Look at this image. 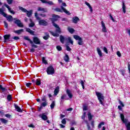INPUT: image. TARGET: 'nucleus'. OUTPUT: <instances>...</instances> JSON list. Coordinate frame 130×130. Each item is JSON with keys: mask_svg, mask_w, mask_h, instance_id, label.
Masks as SVG:
<instances>
[{"mask_svg": "<svg viewBox=\"0 0 130 130\" xmlns=\"http://www.w3.org/2000/svg\"><path fill=\"white\" fill-rule=\"evenodd\" d=\"M23 38H24V40H27V41H29V42L31 45V47H34V48H38V46H37L35 44L40 45L41 43V41H40V39L37 37H34L32 38L33 41L32 40H31V39H30L29 38V37H28V36H24Z\"/></svg>", "mask_w": 130, "mask_h": 130, "instance_id": "obj_1", "label": "nucleus"}, {"mask_svg": "<svg viewBox=\"0 0 130 130\" xmlns=\"http://www.w3.org/2000/svg\"><path fill=\"white\" fill-rule=\"evenodd\" d=\"M120 118L122 122L125 124L126 129L130 130V122H128V120L124 118V115L123 114H120Z\"/></svg>", "mask_w": 130, "mask_h": 130, "instance_id": "obj_2", "label": "nucleus"}, {"mask_svg": "<svg viewBox=\"0 0 130 130\" xmlns=\"http://www.w3.org/2000/svg\"><path fill=\"white\" fill-rule=\"evenodd\" d=\"M95 94L100 103H101L102 105H104V103H103V101H104V96H103V94L99 92H95Z\"/></svg>", "mask_w": 130, "mask_h": 130, "instance_id": "obj_3", "label": "nucleus"}, {"mask_svg": "<svg viewBox=\"0 0 130 130\" xmlns=\"http://www.w3.org/2000/svg\"><path fill=\"white\" fill-rule=\"evenodd\" d=\"M19 10H20V11H22V12H23V13H26L27 16L29 18L32 16V10L28 11L27 10V9L21 6L19 7Z\"/></svg>", "mask_w": 130, "mask_h": 130, "instance_id": "obj_4", "label": "nucleus"}, {"mask_svg": "<svg viewBox=\"0 0 130 130\" xmlns=\"http://www.w3.org/2000/svg\"><path fill=\"white\" fill-rule=\"evenodd\" d=\"M73 37L75 40H78V44L79 45H83V44H84V43L83 42V39L80 37V36L75 35L73 36Z\"/></svg>", "mask_w": 130, "mask_h": 130, "instance_id": "obj_5", "label": "nucleus"}, {"mask_svg": "<svg viewBox=\"0 0 130 130\" xmlns=\"http://www.w3.org/2000/svg\"><path fill=\"white\" fill-rule=\"evenodd\" d=\"M47 74L48 75L54 74V68L52 66H49L46 70Z\"/></svg>", "mask_w": 130, "mask_h": 130, "instance_id": "obj_6", "label": "nucleus"}, {"mask_svg": "<svg viewBox=\"0 0 130 130\" xmlns=\"http://www.w3.org/2000/svg\"><path fill=\"white\" fill-rule=\"evenodd\" d=\"M14 20H15L14 23L16 24L18 27H20V28L24 27V25L21 22V20L19 19H17V18H14Z\"/></svg>", "mask_w": 130, "mask_h": 130, "instance_id": "obj_7", "label": "nucleus"}, {"mask_svg": "<svg viewBox=\"0 0 130 130\" xmlns=\"http://www.w3.org/2000/svg\"><path fill=\"white\" fill-rule=\"evenodd\" d=\"M67 7V4H66V3H62V6H61V10H62L63 12H64V13H65L67 15H68L69 16H70V15H71V13H70V12L68 10H67V9H66V8H64V7Z\"/></svg>", "mask_w": 130, "mask_h": 130, "instance_id": "obj_8", "label": "nucleus"}, {"mask_svg": "<svg viewBox=\"0 0 130 130\" xmlns=\"http://www.w3.org/2000/svg\"><path fill=\"white\" fill-rule=\"evenodd\" d=\"M4 41L5 43L8 42V41H11L10 40V38H11V35L8 34V35H5L4 36Z\"/></svg>", "mask_w": 130, "mask_h": 130, "instance_id": "obj_9", "label": "nucleus"}, {"mask_svg": "<svg viewBox=\"0 0 130 130\" xmlns=\"http://www.w3.org/2000/svg\"><path fill=\"white\" fill-rule=\"evenodd\" d=\"M38 11L42 12V13H47V8L39 7L38 8Z\"/></svg>", "mask_w": 130, "mask_h": 130, "instance_id": "obj_10", "label": "nucleus"}, {"mask_svg": "<svg viewBox=\"0 0 130 130\" xmlns=\"http://www.w3.org/2000/svg\"><path fill=\"white\" fill-rule=\"evenodd\" d=\"M39 117H41L43 120H47V119H48L47 115H45V113H44L40 114Z\"/></svg>", "mask_w": 130, "mask_h": 130, "instance_id": "obj_11", "label": "nucleus"}, {"mask_svg": "<svg viewBox=\"0 0 130 130\" xmlns=\"http://www.w3.org/2000/svg\"><path fill=\"white\" fill-rule=\"evenodd\" d=\"M39 24L42 26H47V22L45 20H40Z\"/></svg>", "mask_w": 130, "mask_h": 130, "instance_id": "obj_12", "label": "nucleus"}, {"mask_svg": "<svg viewBox=\"0 0 130 130\" xmlns=\"http://www.w3.org/2000/svg\"><path fill=\"white\" fill-rule=\"evenodd\" d=\"M101 24H102V27L103 28H102L103 32H104V33H106V32H107V29H106V26H105V23H104L103 21H102Z\"/></svg>", "mask_w": 130, "mask_h": 130, "instance_id": "obj_13", "label": "nucleus"}, {"mask_svg": "<svg viewBox=\"0 0 130 130\" xmlns=\"http://www.w3.org/2000/svg\"><path fill=\"white\" fill-rule=\"evenodd\" d=\"M4 6L7 8H8L9 12H10V13H11V14H13V15H15V13L14 12V11L12 10V9H11V8H10V6H9V5H8L7 4H5Z\"/></svg>", "mask_w": 130, "mask_h": 130, "instance_id": "obj_14", "label": "nucleus"}, {"mask_svg": "<svg viewBox=\"0 0 130 130\" xmlns=\"http://www.w3.org/2000/svg\"><path fill=\"white\" fill-rule=\"evenodd\" d=\"M79 21H80V19L77 16L73 17L72 19V21L74 24H77Z\"/></svg>", "mask_w": 130, "mask_h": 130, "instance_id": "obj_15", "label": "nucleus"}, {"mask_svg": "<svg viewBox=\"0 0 130 130\" xmlns=\"http://www.w3.org/2000/svg\"><path fill=\"white\" fill-rule=\"evenodd\" d=\"M67 37H63L62 35L60 36V41L61 43H62L63 44L64 43V40H67Z\"/></svg>", "mask_w": 130, "mask_h": 130, "instance_id": "obj_16", "label": "nucleus"}, {"mask_svg": "<svg viewBox=\"0 0 130 130\" xmlns=\"http://www.w3.org/2000/svg\"><path fill=\"white\" fill-rule=\"evenodd\" d=\"M66 93L70 99H72V98H73V94H72L71 90H70L69 89H67Z\"/></svg>", "mask_w": 130, "mask_h": 130, "instance_id": "obj_17", "label": "nucleus"}, {"mask_svg": "<svg viewBox=\"0 0 130 130\" xmlns=\"http://www.w3.org/2000/svg\"><path fill=\"white\" fill-rule=\"evenodd\" d=\"M15 108L18 112H23V111L22 110V109L19 107V106H17L16 104L14 105Z\"/></svg>", "mask_w": 130, "mask_h": 130, "instance_id": "obj_18", "label": "nucleus"}, {"mask_svg": "<svg viewBox=\"0 0 130 130\" xmlns=\"http://www.w3.org/2000/svg\"><path fill=\"white\" fill-rule=\"evenodd\" d=\"M26 32H28V33H29L30 35H33V36L35 35V34H34V33H35V31L31 30V29H30L29 28H26Z\"/></svg>", "mask_w": 130, "mask_h": 130, "instance_id": "obj_19", "label": "nucleus"}, {"mask_svg": "<svg viewBox=\"0 0 130 130\" xmlns=\"http://www.w3.org/2000/svg\"><path fill=\"white\" fill-rule=\"evenodd\" d=\"M4 17L6 18L8 22H12V21H13V16H12L11 15L7 16V14H6V16H4Z\"/></svg>", "mask_w": 130, "mask_h": 130, "instance_id": "obj_20", "label": "nucleus"}, {"mask_svg": "<svg viewBox=\"0 0 130 130\" xmlns=\"http://www.w3.org/2000/svg\"><path fill=\"white\" fill-rule=\"evenodd\" d=\"M85 4L88 7L89 9H90V11L91 13H92L93 12V8L91 7V5H90V4L87 2H85Z\"/></svg>", "mask_w": 130, "mask_h": 130, "instance_id": "obj_21", "label": "nucleus"}, {"mask_svg": "<svg viewBox=\"0 0 130 130\" xmlns=\"http://www.w3.org/2000/svg\"><path fill=\"white\" fill-rule=\"evenodd\" d=\"M0 121H1L2 123H4V124H6V123H8L9 122V121L8 120H6L5 118H0Z\"/></svg>", "mask_w": 130, "mask_h": 130, "instance_id": "obj_22", "label": "nucleus"}, {"mask_svg": "<svg viewBox=\"0 0 130 130\" xmlns=\"http://www.w3.org/2000/svg\"><path fill=\"white\" fill-rule=\"evenodd\" d=\"M96 51H97V52H98L99 56L100 57H102V56H103L102 52L101 51V50H100V48H96Z\"/></svg>", "mask_w": 130, "mask_h": 130, "instance_id": "obj_23", "label": "nucleus"}, {"mask_svg": "<svg viewBox=\"0 0 130 130\" xmlns=\"http://www.w3.org/2000/svg\"><path fill=\"white\" fill-rule=\"evenodd\" d=\"M58 92H59V87L57 86L54 91V95H55V96H56V95H57V94H58Z\"/></svg>", "mask_w": 130, "mask_h": 130, "instance_id": "obj_24", "label": "nucleus"}, {"mask_svg": "<svg viewBox=\"0 0 130 130\" xmlns=\"http://www.w3.org/2000/svg\"><path fill=\"white\" fill-rule=\"evenodd\" d=\"M66 41H68L69 43H71V44H74V41L72 40V38L70 37H68L67 38Z\"/></svg>", "mask_w": 130, "mask_h": 130, "instance_id": "obj_25", "label": "nucleus"}, {"mask_svg": "<svg viewBox=\"0 0 130 130\" xmlns=\"http://www.w3.org/2000/svg\"><path fill=\"white\" fill-rule=\"evenodd\" d=\"M29 21L31 22L29 24V28H32V27H34V26H35V23H34V22H33V21H32V19H30Z\"/></svg>", "mask_w": 130, "mask_h": 130, "instance_id": "obj_26", "label": "nucleus"}, {"mask_svg": "<svg viewBox=\"0 0 130 130\" xmlns=\"http://www.w3.org/2000/svg\"><path fill=\"white\" fill-rule=\"evenodd\" d=\"M68 30L71 34H73L75 32V29L74 28H71V27H68Z\"/></svg>", "mask_w": 130, "mask_h": 130, "instance_id": "obj_27", "label": "nucleus"}, {"mask_svg": "<svg viewBox=\"0 0 130 130\" xmlns=\"http://www.w3.org/2000/svg\"><path fill=\"white\" fill-rule=\"evenodd\" d=\"M23 31H24V29H21L15 30L14 32V33H16V34H21V33H22V32H23Z\"/></svg>", "mask_w": 130, "mask_h": 130, "instance_id": "obj_28", "label": "nucleus"}, {"mask_svg": "<svg viewBox=\"0 0 130 130\" xmlns=\"http://www.w3.org/2000/svg\"><path fill=\"white\" fill-rule=\"evenodd\" d=\"M64 60L66 61V62H69L70 61V58L69 57V55L67 54L64 57Z\"/></svg>", "mask_w": 130, "mask_h": 130, "instance_id": "obj_29", "label": "nucleus"}, {"mask_svg": "<svg viewBox=\"0 0 130 130\" xmlns=\"http://www.w3.org/2000/svg\"><path fill=\"white\" fill-rule=\"evenodd\" d=\"M0 14L2 15V16L4 17H6L7 14L6 13L4 12V10L3 9L0 8Z\"/></svg>", "mask_w": 130, "mask_h": 130, "instance_id": "obj_30", "label": "nucleus"}, {"mask_svg": "<svg viewBox=\"0 0 130 130\" xmlns=\"http://www.w3.org/2000/svg\"><path fill=\"white\" fill-rule=\"evenodd\" d=\"M54 106H55V102L53 101L50 105L51 109H53L54 108Z\"/></svg>", "mask_w": 130, "mask_h": 130, "instance_id": "obj_31", "label": "nucleus"}, {"mask_svg": "<svg viewBox=\"0 0 130 130\" xmlns=\"http://www.w3.org/2000/svg\"><path fill=\"white\" fill-rule=\"evenodd\" d=\"M87 115H88V120H91L92 118L93 117V116L91 114V113L88 112L87 113Z\"/></svg>", "mask_w": 130, "mask_h": 130, "instance_id": "obj_32", "label": "nucleus"}, {"mask_svg": "<svg viewBox=\"0 0 130 130\" xmlns=\"http://www.w3.org/2000/svg\"><path fill=\"white\" fill-rule=\"evenodd\" d=\"M51 35H52V36H54V37H58L59 36V35H58V34H56V33H54L52 31H50Z\"/></svg>", "mask_w": 130, "mask_h": 130, "instance_id": "obj_33", "label": "nucleus"}, {"mask_svg": "<svg viewBox=\"0 0 130 130\" xmlns=\"http://www.w3.org/2000/svg\"><path fill=\"white\" fill-rule=\"evenodd\" d=\"M36 84L38 86H40V85H41V81H40V79H37L36 81Z\"/></svg>", "mask_w": 130, "mask_h": 130, "instance_id": "obj_34", "label": "nucleus"}, {"mask_svg": "<svg viewBox=\"0 0 130 130\" xmlns=\"http://www.w3.org/2000/svg\"><path fill=\"white\" fill-rule=\"evenodd\" d=\"M42 62H43L45 64H47L48 63L47 62V60L45 59V57H42Z\"/></svg>", "mask_w": 130, "mask_h": 130, "instance_id": "obj_35", "label": "nucleus"}, {"mask_svg": "<svg viewBox=\"0 0 130 130\" xmlns=\"http://www.w3.org/2000/svg\"><path fill=\"white\" fill-rule=\"evenodd\" d=\"M66 97H67V94H63V95H62L61 96V102L60 103L63 102V99H66Z\"/></svg>", "mask_w": 130, "mask_h": 130, "instance_id": "obj_36", "label": "nucleus"}, {"mask_svg": "<svg viewBox=\"0 0 130 130\" xmlns=\"http://www.w3.org/2000/svg\"><path fill=\"white\" fill-rule=\"evenodd\" d=\"M55 11L56 12H59L60 13H62V12H63L62 9H60V8H56V9H55Z\"/></svg>", "mask_w": 130, "mask_h": 130, "instance_id": "obj_37", "label": "nucleus"}, {"mask_svg": "<svg viewBox=\"0 0 130 130\" xmlns=\"http://www.w3.org/2000/svg\"><path fill=\"white\" fill-rule=\"evenodd\" d=\"M0 90H2L3 91V92H5L6 91H7V89L5 87H3V85H0Z\"/></svg>", "mask_w": 130, "mask_h": 130, "instance_id": "obj_38", "label": "nucleus"}, {"mask_svg": "<svg viewBox=\"0 0 130 130\" xmlns=\"http://www.w3.org/2000/svg\"><path fill=\"white\" fill-rule=\"evenodd\" d=\"M80 84L82 87V88L84 89H85V83L84 82V81L83 80H81L80 81Z\"/></svg>", "mask_w": 130, "mask_h": 130, "instance_id": "obj_39", "label": "nucleus"}, {"mask_svg": "<svg viewBox=\"0 0 130 130\" xmlns=\"http://www.w3.org/2000/svg\"><path fill=\"white\" fill-rule=\"evenodd\" d=\"M41 106L43 107H45V106H47V102H44L41 104Z\"/></svg>", "mask_w": 130, "mask_h": 130, "instance_id": "obj_40", "label": "nucleus"}, {"mask_svg": "<svg viewBox=\"0 0 130 130\" xmlns=\"http://www.w3.org/2000/svg\"><path fill=\"white\" fill-rule=\"evenodd\" d=\"M105 124V123L104 122H101L98 125L99 128H101V127L102 126V125H104Z\"/></svg>", "mask_w": 130, "mask_h": 130, "instance_id": "obj_41", "label": "nucleus"}, {"mask_svg": "<svg viewBox=\"0 0 130 130\" xmlns=\"http://www.w3.org/2000/svg\"><path fill=\"white\" fill-rule=\"evenodd\" d=\"M122 10H123V13H124V14H125V12H126V11H125V5H124V3H123V5H122Z\"/></svg>", "mask_w": 130, "mask_h": 130, "instance_id": "obj_42", "label": "nucleus"}, {"mask_svg": "<svg viewBox=\"0 0 130 130\" xmlns=\"http://www.w3.org/2000/svg\"><path fill=\"white\" fill-rule=\"evenodd\" d=\"M52 18H54V19H56V20H58L59 18V16L56 15L55 14H53L52 15Z\"/></svg>", "mask_w": 130, "mask_h": 130, "instance_id": "obj_43", "label": "nucleus"}, {"mask_svg": "<svg viewBox=\"0 0 130 130\" xmlns=\"http://www.w3.org/2000/svg\"><path fill=\"white\" fill-rule=\"evenodd\" d=\"M4 25H5V27L6 28V29H8L9 28V24H8V23L4 21Z\"/></svg>", "mask_w": 130, "mask_h": 130, "instance_id": "obj_44", "label": "nucleus"}, {"mask_svg": "<svg viewBox=\"0 0 130 130\" xmlns=\"http://www.w3.org/2000/svg\"><path fill=\"white\" fill-rule=\"evenodd\" d=\"M56 32L57 33H61V31L60 30V27L59 26L56 28Z\"/></svg>", "mask_w": 130, "mask_h": 130, "instance_id": "obj_45", "label": "nucleus"}, {"mask_svg": "<svg viewBox=\"0 0 130 130\" xmlns=\"http://www.w3.org/2000/svg\"><path fill=\"white\" fill-rule=\"evenodd\" d=\"M41 100H42V101H43L44 102H47L46 101V96H45V95L43 96L41 98Z\"/></svg>", "mask_w": 130, "mask_h": 130, "instance_id": "obj_46", "label": "nucleus"}, {"mask_svg": "<svg viewBox=\"0 0 130 130\" xmlns=\"http://www.w3.org/2000/svg\"><path fill=\"white\" fill-rule=\"evenodd\" d=\"M61 122L62 124H67V120H66V118H64L61 120Z\"/></svg>", "mask_w": 130, "mask_h": 130, "instance_id": "obj_47", "label": "nucleus"}, {"mask_svg": "<svg viewBox=\"0 0 130 130\" xmlns=\"http://www.w3.org/2000/svg\"><path fill=\"white\" fill-rule=\"evenodd\" d=\"M56 49H57V50H58V51H61V50L62 49V48H61V47L60 46H57Z\"/></svg>", "mask_w": 130, "mask_h": 130, "instance_id": "obj_48", "label": "nucleus"}, {"mask_svg": "<svg viewBox=\"0 0 130 130\" xmlns=\"http://www.w3.org/2000/svg\"><path fill=\"white\" fill-rule=\"evenodd\" d=\"M7 100H8V101L12 100V95L11 94H9L7 96Z\"/></svg>", "mask_w": 130, "mask_h": 130, "instance_id": "obj_49", "label": "nucleus"}, {"mask_svg": "<svg viewBox=\"0 0 130 130\" xmlns=\"http://www.w3.org/2000/svg\"><path fill=\"white\" fill-rule=\"evenodd\" d=\"M103 49L104 52H105L106 53H108V50L107 49V48H106V47H104Z\"/></svg>", "mask_w": 130, "mask_h": 130, "instance_id": "obj_50", "label": "nucleus"}, {"mask_svg": "<svg viewBox=\"0 0 130 130\" xmlns=\"http://www.w3.org/2000/svg\"><path fill=\"white\" fill-rule=\"evenodd\" d=\"M8 5H12L13 4V0H6Z\"/></svg>", "mask_w": 130, "mask_h": 130, "instance_id": "obj_51", "label": "nucleus"}, {"mask_svg": "<svg viewBox=\"0 0 130 130\" xmlns=\"http://www.w3.org/2000/svg\"><path fill=\"white\" fill-rule=\"evenodd\" d=\"M66 50H67V51H71V50H72V49H71L70 46H69L68 45H66Z\"/></svg>", "mask_w": 130, "mask_h": 130, "instance_id": "obj_52", "label": "nucleus"}, {"mask_svg": "<svg viewBox=\"0 0 130 130\" xmlns=\"http://www.w3.org/2000/svg\"><path fill=\"white\" fill-rule=\"evenodd\" d=\"M119 104H120V105H121L122 107H124V105L120 100H119Z\"/></svg>", "mask_w": 130, "mask_h": 130, "instance_id": "obj_53", "label": "nucleus"}, {"mask_svg": "<svg viewBox=\"0 0 130 130\" xmlns=\"http://www.w3.org/2000/svg\"><path fill=\"white\" fill-rule=\"evenodd\" d=\"M57 19H55V18H51V21H52V23L53 24V23H54V22H56V21H57Z\"/></svg>", "mask_w": 130, "mask_h": 130, "instance_id": "obj_54", "label": "nucleus"}, {"mask_svg": "<svg viewBox=\"0 0 130 130\" xmlns=\"http://www.w3.org/2000/svg\"><path fill=\"white\" fill-rule=\"evenodd\" d=\"M53 26H54V27H55V28H58L59 26H58V25H57L56 23H53Z\"/></svg>", "mask_w": 130, "mask_h": 130, "instance_id": "obj_55", "label": "nucleus"}, {"mask_svg": "<svg viewBox=\"0 0 130 130\" xmlns=\"http://www.w3.org/2000/svg\"><path fill=\"white\" fill-rule=\"evenodd\" d=\"M12 38L13 39H14V40H19V39H20V38L17 36L14 37Z\"/></svg>", "mask_w": 130, "mask_h": 130, "instance_id": "obj_56", "label": "nucleus"}, {"mask_svg": "<svg viewBox=\"0 0 130 130\" xmlns=\"http://www.w3.org/2000/svg\"><path fill=\"white\" fill-rule=\"evenodd\" d=\"M83 110H84V111H85L86 110H88V107H87V106H86V105H84L83 106Z\"/></svg>", "mask_w": 130, "mask_h": 130, "instance_id": "obj_57", "label": "nucleus"}, {"mask_svg": "<svg viewBox=\"0 0 130 130\" xmlns=\"http://www.w3.org/2000/svg\"><path fill=\"white\" fill-rule=\"evenodd\" d=\"M50 37H48L47 36H45L43 37V39H44L45 40H47V39H48Z\"/></svg>", "mask_w": 130, "mask_h": 130, "instance_id": "obj_58", "label": "nucleus"}, {"mask_svg": "<svg viewBox=\"0 0 130 130\" xmlns=\"http://www.w3.org/2000/svg\"><path fill=\"white\" fill-rule=\"evenodd\" d=\"M31 85H32V83H26V87H28V88L30 87V86H31Z\"/></svg>", "mask_w": 130, "mask_h": 130, "instance_id": "obj_59", "label": "nucleus"}, {"mask_svg": "<svg viewBox=\"0 0 130 130\" xmlns=\"http://www.w3.org/2000/svg\"><path fill=\"white\" fill-rule=\"evenodd\" d=\"M110 17L111 18V20H112V21H113V22L115 21V20H114V19L113 18V17H112V15H111V14H110Z\"/></svg>", "mask_w": 130, "mask_h": 130, "instance_id": "obj_60", "label": "nucleus"}, {"mask_svg": "<svg viewBox=\"0 0 130 130\" xmlns=\"http://www.w3.org/2000/svg\"><path fill=\"white\" fill-rule=\"evenodd\" d=\"M71 124L72 125H76V124H77V123L75 121H72L71 122Z\"/></svg>", "mask_w": 130, "mask_h": 130, "instance_id": "obj_61", "label": "nucleus"}, {"mask_svg": "<svg viewBox=\"0 0 130 130\" xmlns=\"http://www.w3.org/2000/svg\"><path fill=\"white\" fill-rule=\"evenodd\" d=\"M6 117H7L8 118H11V116H12L11 115L9 114H7L5 115Z\"/></svg>", "mask_w": 130, "mask_h": 130, "instance_id": "obj_62", "label": "nucleus"}, {"mask_svg": "<svg viewBox=\"0 0 130 130\" xmlns=\"http://www.w3.org/2000/svg\"><path fill=\"white\" fill-rule=\"evenodd\" d=\"M117 55H118V56H119V57H120V56H121V54L120 53V52L118 51L117 52Z\"/></svg>", "mask_w": 130, "mask_h": 130, "instance_id": "obj_63", "label": "nucleus"}, {"mask_svg": "<svg viewBox=\"0 0 130 130\" xmlns=\"http://www.w3.org/2000/svg\"><path fill=\"white\" fill-rule=\"evenodd\" d=\"M0 114L1 115H4V114H5V112H4V110H2V111L0 110Z\"/></svg>", "mask_w": 130, "mask_h": 130, "instance_id": "obj_64", "label": "nucleus"}]
</instances>
